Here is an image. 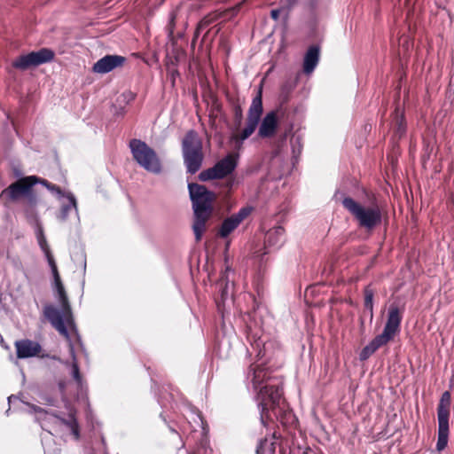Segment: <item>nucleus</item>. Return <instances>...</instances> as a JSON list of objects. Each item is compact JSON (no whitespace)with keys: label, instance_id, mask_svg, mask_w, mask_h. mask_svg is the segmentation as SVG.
Returning a JSON list of instances; mask_svg holds the SVG:
<instances>
[{"label":"nucleus","instance_id":"ea45409f","mask_svg":"<svg viewBox=\"0 0 454 454\" xmlns=\"http://www.w3.org/2000/svg\"><path fill=\"white\" fill-rule=\"evenodd\" d=\"M77 341L79 342L82 348H84L80 335L77 333Z\"/></svg>","mask_w":454,"mask_h":454},{"label":"nucleus","instance_id":"aec40b11","mask_svg":"<svg viewBox=\"0 0 454 454\" xmlns=\"http://www.w3.org/2000/svg\"><path fill=\"white\" fill-rule=\"evenodd\" d=\"M67 199V202H62L59 214L57 215V218L60 222H66L68 219L69 215L74 212L76 217L77 223H80V216L78 211V203L75 196L73 192L67 191V196L64 197Z\"/></svg>","mask_w":454,"mask_h":454},{"label":"nucleus","instance_id":"9b49d317","mask_svg":"<svg viewBox=\"0 0 454 454\" xmlns=\"http://www.w3.org/2000/svg\"><path fill=\"white\" fill-rule=\"evenodd\" d=\"M55 57V52L50 48H41L38 51H31L16 58L12 62V67L19 70H27L30 67H35L40 65L51 62Z\"/></svg>","mask_w":454,"mask_h":454},{"label":"nucleus","instance_id":"6e6552de","mask_svg":"<svg viewBox=\"0 0 454 454\" xmlns=\"http://www.w3.org/2000/svg\"><path fill=\"white\" fill-rule=\"evenodd\" d=\"M262 113V86L260 85L257 90V94L253 98L249 106L246 127L239 135L233 137V140H235L239 147L255 131L261 121Z\"/></svg>","mask_w":454,"mask_h":454},{"label":"nucleus","instance_id":"f704fd0d","mask_svg":"<svg viewBox=\"0 0 454 454\" xmlns=\"http://www.w3.org/2000/svg\"><path fill=\"white\" fill-rule=\"evenodd\" d=\"M298 0H280L281 7L286 11V13L295 6Z\"/></svg>","mask_w":454,"mask_h":454},{"label":"nucleus","instance_id":"f3484780","mask_svg":"<svg viewBox=\"0 0 454 454\" xmlns=\"http://www.w3.org/2000/svg\"><path fill=\"white\" fill-rule=\"evenodd\" d=\"M278 128V117L275 111L267 113L262 118L258 129V137L261 138L272 137Z\"/></svg>","mask_w":454,"mask_h":454},{"label":"nucleus","instance_id":"9d476101","mask_svg":"<svg viewBox=\"0 0 454 454\" xmlns=\"http://www.w3.org/2000/svg\"><path fill=\"white\" fill-rule=\"evenodd\" d=\"M238 160V154L229 153L218 160L213 167L202 170L198 177L202 182L223 179L236 169Z\"/></svg>","mask_w":454,"mask_h":454},{"label":"nucleus","instance_id":"a878e982","mask_svg":"<svg viewBox=\"0 0 454 454\" xmlns=\"http://www.w3.org/2000/svg\"><path fill=\"white\" fill-rule=\"evenodd\" d=\"M393 130L395 137L399 139L406 133V121L403 114L400 112L399 108L395 110Z\"/></svg>","mask_w":454,"mask_h":454},{"label":"nucleus","instance_id":"1a4fd4ad","mask_svg":"<svg viewBox=\"0 0 454 454\" xmlns=\"http://www.w3.org/2000/svg\"><path fill=\"white\" fill-rule=\"evenodd\" d=\"M450 402V393L449 391L443 392L437 405L438 437L436 450L438 451L443 450L448 444Z\"/></svg>","mask_w":454,"mask_h":454},{"label":"nucleus","instance_id":"7ed1b4c3","mask_svg":"<svg viewBox=\"0 0 454 454\" xmlns=\"http://www.w3.org/2000/svg\"><path fill=\"white\" fill-rule=\"evenodd\" d=\"M189 197L193 210L192 231L196 241H200L206 231L207 221L214 213L215 193L205 185L197 183L188 184Z\"/></svg>","mask_w":454,"mask_h":454},{"label":"nucleus","instance_id":"6ab92c4d","mask_svg":"<svg viewBox=\"0 0 454 454\" xmlns=\"http://www.w3.org/2000/svg\"><path fill=\"white\" fill-rule=\"evenodd\" d=\"M27 220L31 223L34 222L35 224V237L41 250L44 254V256L48 262L49 266L51 267L55 265L56 262L54 257L51 252L50 247L48 245L47 239L43 232V228L40 223L38 215H36V218H30Z\"/></svg>","mask_w":454,"mask_h":454},{"label":"nucleus","instance_id":"c756f323","mask_svg":"<svg viewBox=\"0 0 454 454\" xmlns=\"http://www.w3.org/2000/svg\"><path fill=\"white\" fill-rule=\"evenodd\" d=\"M364 309H370V319L372 320L374 292L368 286L364 288Z\"/></svg>","mask_w":454,"mask_h":454},{"label":"nucleus","instance_id":"cd10ccee","mask_svg":"<svg viewBox=\"0 0 454 454\" xmlns=\"http://www.w3.org/2000/svg\"><path fill=\"white\" fill-rule=\"evenodd\" d=\"M38 184L45 186L51 192L55 194L59 200L64 199L67 192L63 191L59 186L48 182L46 179L38 176Z\"/></svg>","mask_w":454,"mask_h":454},{"label":"nucleus","instance_id":"0eeeda50","mask_svg":"<svg viewBox=\"0 0 454 454\" xmlns=\"http://www.w3.org/2000/svg\"><path fill=\"white\" fill-rule=\"evenodd\" d=\"M129 147L136 163L149 173L160 175L162 172V163L157 153L145 141L132 138Z\"/></svg>","mask_w":454,"mask_h":454},{"label":"nucleus","instance_id":"49530a36","mask_svg":"<svg viewBox=\"0 0 454 454\" xmlns=\"http://www.w3.org/2000/svg\"><path fill=\"white\" fill-rule=\"evenodd\" d=\"M286 136L285 135V136L283 137L282 142H283V141H285V140H286Z\"/></svg>","mask_w":454,"mask_h":454},{"label":"nucleus","instance_id":"393cba45","mask_svg":"<svg viewBox=\"0 0 454 454\" xmlns=\"http://www.w3.org/2000/svg\"><path fill=\"white\" fill-rule=\"evenodd\" d=\"M67 340L69 341V353L72 357V362L70 363V366H71L70 373H71V376L73 377L74 380L77 384V386L82 388L83 380H82V377L81 375L80 368H79V365L77 363L74 344L72 343L70 339Z\"/></svg>","mask_w":454,"mask_h":454},{"label":"nucleus","instance_id":"7c9ffc66","mask_svg":"<svg viewBox=\"0 0 454 454\" xmlns=\"http://www.w3.org/2000/svg\"><path fill=\"white\" fill-rule=\"evenodd\" d=\"M215 17L211 15H207L204 18L200 20V21L198 23L195 33H194V39H197L200 34L201 31L206 29L211 23L214 22Z\"/></svg>","mask_w":454,"mask_h":454},{"label":"nucleus","instance_id":"412c9836","mask_svg":"<svg viewBox=\"0 0 454 454\" xmlns=\"http://www.w3.org/2000/svg\"><path fill=\"white\" fill-rule=\"evenodd\" d=\"M285 242V230L278 225L270 229L264 238L265 249H278Z\"/></svg>","mask_w":454,"mask_h":454},{"label":"nucleus","instance_id":"c9c22d12","mask_svg":"<svg viewBox=\"0 0 454 454\" xmlns=\"http://www.w3.org/2000/svg\"><path fill=\"white\" fill-rule=\"evenodd\" d=\"M234 117L238 123H240L243 119V111L239 105L236 104L233 107Z\"/></svg>","mask_w":454,"mask_h":454},{"label":"nucleus","instance_id":"20e7f679","mask_svg":"<svg viewBox=\"0 0 454 454\" xmlns=\"http://www.w3.org/2000/svg\"><path fill=\"white\" fill-rule=\"evenodd\" d=\"M37 176H26L12 182L0 193V200L4 205L23 201V211L27 219L36 218V207L39 199L34 191V186L38 184Z\"/></svg>","mask_w":454,"mask_h":454},{"label":"nucleus","instance_id":"473e14b6","mask_svg":"<svg viewBox=\"0 0 454 454\" xmlns=\"http://www.w3.org/2000/svg\"><path fill=\"white\" fill-rule=\"evenodd\" d=\"M41 403L56 407L58 405V399L48 394L40 395Z\"/></svg>","mask_w":454,"mask_h":454},{"label":"nucleus","instance_id":"2eb2a0df","mask_svg":"<svg viewBox=\"0 0 454 454\" xmlns=\"http://www.w3.org/2000/svg\"><path fill=\"white\" fill-rule=\"evenodd\" d=\"M402 318V312L399 307L395 303L391 304L388 308L387 322L381 333L392 340L396 333L400 332Z\"/></svg>","mask_w":454,"mask_h":454},{"label":"nucleus","instance_id":"37998d69","mask_svg":"<svg viewBox=\"0 0 454 454\" xmlns=\"http://www.w3.org/2000/svg\"><path fill=\"white\" fill-rule=\"evenodd\" d=\"M160 417L163 419V421L166 422V418L164 417L162 412L160 414Z\"/></svg>","mask_w":454,"mask_h":454},{"label":"nucleus","instance_id":"a211bd4d","mask_svg":"<svg viewBox=\"0 0 454 454\" xmlns=\"http://www.w3.org/2000/svg\"><path fill=\"white\" fill-rule=\"evenodd\" d=\"M17 357L20 359L29 358L37 356L42 350L37 341L28 339L15 341Z\"/></svg>","mask_w":454,"mask_h":454},{"label":"nucleus","instance_id":"4c0bfd02","mask_svg":"<svg viewBox=\"0 0 454 454\" xmlns=\"http://www.w3.org/2000/svg\"><path fill=\"white\" fill-rule=\"evenodd\" d=\"M124 114H125V108L123 106L120 107L118 110L116 109L114 112V114L117 116L123 115Z\"/></svg>","mask_w":454,"mask_h":454},{"label":"nucleus","instance_id":"2f4dec72","mask_svg":"<svg viewBox=\"0 0 454 454\" xmlns=\"http://www.w3.org/2000/svg\"><path fill=\"white\" fill-rule=\"evenodd\" d=\"M290 144L292 147L293 159L296 160V158L300 155L302 148L301 137L294 135L290 139Z\"/></svg>","mask_w":454,"mask_h":454},{"label":"nucleus","instance_id":"c03bdc74","mask_svg":"<svg viewBox=\"0 0 454 454\" xmlns=\"http://www.w3.org/2000/svg\"><path fill=\"white\" fill-rule=\"evenodd\" d=\"M169 429H170L171 432L176 433V430L175 428L171 427L170 426H169Z\"/></svg>","mask_w":454,"mask_h":454},{"label":"nucleus","instance_id":"5701e85b","mask_svg":"<svg viewBox=\"0 0 454 454\" xmlns=\"http://www.w3.org/2000/svg\"><path fill=\"white\" fill-rule=\"evenodd\" d=\"M390 340L382 333L375 336L359 353V360L366 361L380 348L387 345Z\"/></svg>","mask_w":454,"mask_h":454},{"label":"nucleus","instance_id":"bb28decb","mask_svg":"<svg viewBox=\"0 0 454 454\" xmlns=\"http://www.w3.org/2000/svg\"><path fill=\"white\" fill-rule=\"evenodd\" d=\"M224 273L217 283L218 292L221 302L224 303L225 301L231 295L230 281Z\"/></svg>","mask_w":454,"mask_h":454},{"label":"nucleus","instance_id":"4be33fe9","mask_svg":"<svg viewBox=\"0 0 454 454\" xmlns=\"http://www.w3.org/2000/svg\"><path fill=\"white\" fill-rule=\"evenodd\" d=\"M390 340L382 333L375 336L359 353V360L366 361L380 348L387 345Z\"/></svg>","mask_w":454,"mask_h":454},{"label":"nucleus","instance_id":"423d86ee","mask_svg":"<svg viewBox=\"0 0 454 454\" xmlns=\"http://www.w3.org/2000/svg\"><path fill=\"white\" fill-rule=\"evenodd\" d=\"M181 147L186 172L191 175L196 174L204 160L202 139L198 132L194 129L188 130L182 139Z\"/></svg>","mask_w":454,"mask_h":454},{"label":"nucleus","instance_id":"39448f33","mask_svg":"<svg viewBox=\"0 0 454 454\" xmlns=\"http://www.w3.org/2000/svg\"><path fill=\"white\" fill-rule=\"evenodd\" d=\"M50 268L52 272L54 286L58 294L59 301L62 307V312L51 305H47L43 309V313L51 325L67 340H69V333L67 328L66 322L69 326L75 329L71 306L69 304L65 287L61 282L57 264L51 266Z\"/></svg>","mask_w":454,"mask_h":454},{"label":"nucleus","instance_id":"72a5a7b5","mask_svg":"<svg viewBox=\"0 0 454 454\" xmlns=\"http://www.w3.org/2000/svg\"><path fill=\"white\" fill-rule=\"evenodd\" d=\"M136 93H134L133 91L126 90L120 96L119 99L121 98L122 102H124L125 104H129L136 98Z\"/></svg>","mask_w":454,"mask_h":454},{"label":"nucleus","instance_id":"79ce46f5","mask_svg":"<svg viewBox=\"0 0 454 454\" xmlns=\"http://www.w3.org/2000/svg\"><path fill=\"white\" fill-rule=\"evenodd\" d=\"M83 272L86 270V260L83 259V264H82Z\"/></svg>","mask_w":454,"mask_h":454},{"label":"nucleus","instance_id":"4468645a","mask_svg":"<svg viewBox=\"0 0 454 454\" xmlns=\"http://www.w3.org/2000/svg\"><path fill=\"white\" fill-rule=\"evenodd\" d=\"M21 402L27 406V411L29 414H33V413L51 414L53 417H55L58 419H59V421L63 425L67 426L70 429L71 433L74 434V436L76 439L79 438V436H80L79 425H78V422H77V419H76L75 416L73 413H69L67 418H60L54 411L49 412L48 411H46L45 409H43V408H42L40 406H37V405H35V404H32V403H26L24 401H21Z\"/></svg>","mask_w":454,"mask_h":454},{"label":"nucleus","instance_id":"c85d7f7f","mask_svg":"<svg viewBox=\"0 0 454 454\" xmlns=\"http://www.w3.org/2000/svg\"><path fill=\"white\" fill-rule=\"evenodd\" d=\"M255 454H275V446L273 442H269L267 438H262L259 441Z\"/></svg>","mask_w":454,"mask_h":454},{"label":"nucleus","instance_id":"f8f14e48","mask_svg":"<svg viewBox=\"0 0 454 454\" xmlns=\"http://www.w3.org/2000/svg\"><path fill=\"white\" fill-rule=\"evenodd\" d=\"M251 207H243L237 213L226 217L221 223L217 235L221 239L228 238L239 224L251 214Z\"/></svg>","mask_w":454,"mask_h":454},{"label":"nucleus","instance_id":"dca6fc26","mask_svg":"<svg viewBox=\"0 0 454 454\" xmlns=\"http://www.w3.org/2000/svg\"><path fill=\"white\" fill-rule=\"evenodd\" d=\"M126 62V58L120 55H106L99 59L92 67L96 74H107Z\"/></svg>","mask_w":454,"mask_h":454},{"label":"nucleus","instance_id":"f257e3e1","mask_svg":"<svg viewBox=\"0 0 454 454\" xmlns=\"http://www.w3.org/2000/svg\"><path fill=\"white\" fill-rule=\"evenodd\" d=\"M247 339L250 343L247 353L250 356H254L260 364H251L247 372V387H252L256 393L255 398L260 412L261 424L268 426L272 419L271 415L276 419L282 417L286 410V403L283 398V382L277 376H271L270 369L278 366L274 360L282 356V351L276 342L264 340L258 332L247 327Z\"/></svg>","mask_w":454,"mask_h":454},{"label":"nucleus","instance_id":"a18cd8bd","mask_svg":"<svg viewBox=\"0 0 454 454\" xmlns=\"http://www.w3.org/2000/svg\"><path fill=\"white\" fill-rule=\"evenodd\" d=\"M279 153V148H278L276 151H275V154L278 155Z\"/></svg>","mask_w":454,"mask_h":454},{"label":"nucleus","instance_id":"ddd939ff","mask_svg":"<svg viewBox=\"0 0 454 454\" xmlns=\"http://www.w3.org/2000/svg\"><path fill=\"white\" fill-rule=\"evenodd\" d=\"M192 412V421L189 420V424L195 431L197 427H200L202 429V435L200 440L197 442L196 448L190 452V454H207V450L209 448L208 439L207 438V429L206 428V422L204 421L200 411L195 408H191Z\"/></svg>","mask_w":454,"mask_h":454},{"label":"nucleus","instance_id":"f03ea898","mask_svg":"<svg viewBox=\"0 0 454 454\" xmlns=\"http://www.w3.org/2000/svg\"><path fill=\"white\" fill-rule=\"evenodd\" d=\"M364 201H357L344 192L337 191L334 198L354 217L358 226L372 231L382 223L383 212L379 200L373 192L364 191Z\"/></svg>","mask_w":454,"mask_h":454},{"label":"nucleus","instance_id":"58836bf2","mask_svg":"<svg viewBox=\"0 0 454 454\" xmlns=\"http://www.w3.org/2000/svg\"><path fill=\"white\" fill-rule=\"evenodd\" d=\"M18 399H19L18 396L12 395L8 397V403H9V404H11L13 400H18Z\"/></svg>","mask_w":454,"mask_h":454},{"label":"nucleus","instance_id":"de8ad7c7","mask_svg":"<svg viewBox=\"0 0 454 454\" xmlns=\"http://www.w3.org/2000/svg\"><path fill=\"white\" fill-rule=\"evenodd\" d=\"M365 311L368 312V314L370 315V309H364Z\"/></svg>","mask_w":454,"mask_h":454},{"label":"nucleus","instance_id":"b1692460","mask_svg":"<svg viewBox=\"0 0 454 454\" xmlns=\"http://www.w3.org/2000/svg\"><path fill=\"white\" fill-rule=\"evenodd\" d=\"M320 48L318 45H310L304 54L303 72L306 74H311L319 62Z\"/></svg>","mask_w":454,"mask_h":454},{"label":"nucleus","instance_id":"e433bc0d","mask_svg":"<svg viewBox=\"0 0 454 454\" xmlns=\"http://www.w3.org/2000/svg\"><path fill=\"white\" fill-rule=\"evenodd\" d=\"M284 9H282V7L280 9H273L270 11V17L274 20H278V18H279V14L280 12L283 11Z\"/></svg>","mask_w":454,"mask_h":454},{"label":"nucleus","instance_id":"a19ab883","mask_svg":"<svg viewBox=\"0 0 454 454\" xmlns=\"http://www.w3.org/2000/svg\"><path fill=\"white\" fill-rule=\"evenodd\" d=\"M158 403L161 406V407H166V404L164 403V402L160 398L158 399Z\"/></svg>","mask_w":454,"mask_h":454}]
</instances>
